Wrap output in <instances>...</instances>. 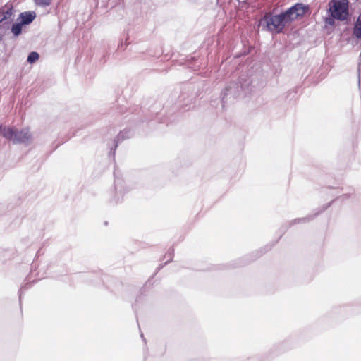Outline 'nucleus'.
Masks as SVG:
<instances>
[{
  "label": "nucleus",
  "instance_id": "7",
  "mask_svg": "<svg viewBox=\"0 0 361 361\" xmlns=\"http://www.w3.org/2000/svg\"><path fill=\"white\" fill-rule=\"evenodd\" d=\"M23 25V24L21 23H18L13 25L11 31L14 35L18 36L21 33Z\"/></svg>",
  "mask_w": 361,
  "mask_h": 361
},
{
  "label": "nucleus",
  "instance_id": "6",
  "mask_svg": "<svg viewBox=\"0 0 361 361\" xmlns=\"http://www.w3.org/2000/svg\"><path fill=\"white\" fill-rule=\"evenodd\" d=\"M353 34L357 38L361 39V13L355 24Z\"/></svg>",
  "mask_w": 361,
  "mask_h": 361
},
{
  "label": "nucleus",
  "instance_id": "9",
  "mask_svg": "<svg viewBox=\"0 0 361 361\" xmlns=\"http://www.w3.org/2000/svg\"><path fill=\"white\" fill-rule=\"evenodd\" d=\"M36 4L45 6L51 4V0H35Z\"/></svg>",
  "mask_w": 361,
  "mask_h": 361
},
{
  "label": "nucleus",
  "instance_id": "8",
  "mask_svg": "<svg viewBox=\"0 0 361 361\" xmlns=\"http://www.w3.org/2000/svg\"><path fill=\"white\" fill-rule=\"evenodd\" d=\"M39 58V55L37 52H35V51H32L31 52L28 57H27V61L30 63H32L34 62H35L36 61H37Z\"/></svg>",
  "mask_w": 361,
  "mask_h": 361
},
{
  "label": "nucleus",
  "instance_id": "4",
  "mask_svg": "<svg viewBox=\"0 0 361 361\" xmlns=\"http://www.w3.org/2000/svg\"><path fill=\"white\" fill-rule=\"evenodd\" d=\"M13 15V8L8 6H5L0 8V23L7 20H11Z\"/></svg>",
  "mask_w": 361,
  "mask_h": 361
},
{
  "label": "nucleus",
  "instance_id": "5",
  "mask_svg": "<svg viewBox=\"0 0 361 361\" xmlns=\"http://www.w3.org/2000/svg\"><path fill=\"white\" fill-rule=\"evenodd\" d=\"M35 17L36 14L35 12H23L20 15V23L23 25L29 24L32 22Z\"/></svg>",
  "mask_w": 361,
  "mask_h": 361
},
{
  "label": "nucleus",
  "instance_id": "1",
  "mask_svg": "<svg viewBox=\"0 0 361 361\" xmlns=\"http://www.w3.org/2000/svg\"><path fill=\"white\" fill-rule=\"evenodd\" d=\"M308 7L302 4H296L286 12L279 15L266 13L259 22V25L265 27L267 30L274 32H281L284 27L298 17L303 16Z\"/></svg>",
  "mask_w": 361,
  "mask_h": 361
},
{
  "label": "nucleus",
  "instance_id": "3",
  "mask_svg": "<svg viewBox=\"0 0 361 361\" xmlns=\"http://www.w3.org/2000/svg\"><path fill=\"white\" fill-rule=\"evenodd\" d=\"M329 11L333 19L343 21L349 16L348 0H331L329 3Z\"/></svg>",
  "mask_w": 361,
  "mask_h": 361
},
{
  "label": "nucleus",
  "instance_id": "2",
  "mask_svg": "<svg viewBox=\"0 0 361 361\" xmlns=\"http://www.w3.org/2000/svg\"><path fill=\"white\" fill-rule=\"evenodd\" d=\"M0 132L3 137L12 140L14 143H26L30 141L32 135L28 128L18 130L14 128L0 126Z\"/></svg>",
  "mask_w": 361,
  "mask_h": 361
}]
</instances>
